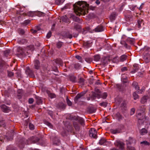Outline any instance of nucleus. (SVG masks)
<instances>
[{
  "label": "nucleus",
  "mask_w": 150,
  "mask_h": 150,
  "mask_svg": "<svg viewBox=\"0 0 150 150\" xmlns=\"http://www.w3.org/2000/svg\"><path fill=\"white\" fill-rule=\"evenodd\" d=\"M107 96V93H104L103 94L102 97L104 99H105L106 98Z\"/></svg>",
  "instance_id": "52"
},
{
  "label": "nucleus",
  "mask_w": 150,
  "mask_h": 150,
  "mask_svg": "<svg viewBox=\"0 0 150 150\" xmlns=\"http://www.w3.org/2000/svg\"><path fill=\"white\" fill-rule=\"evenodd\" d=\"M136 8V6H132L130 7V8L131 10L134 11L135 8Z\"/></svg>",
  "instance_id": "60"
},
{
  "label": "nucleus",
  "mask_w": 150,
  "mask_h": 150,
  "mask_svg": "<svg viewBox=\"0 0 150 150\" xmlns=\"http://www.w3.org/2000/svg\"><path fill=\"white\" fill-rule=\"evenodd\" d=\"M135 109L134 108H132L130 111V114L131 115H132L134 113Z\"/></svg>",
  "instance_id": "51"
},
{
  "label": "nucleus",
  "mask_w": 150,
  "mask_h": 150,
  "mask_svg": "<svg viewBox=\"0 0 150 150\" xmlns=\"http://www.w3.org/2000/svg\"><path fill=\"white\" fill-rule=\"evenodd\" d=\"M42 101L40 97L37 98V103L38 104H40L42 103Z\"/></svg>",
  "instance_id": "39"
},
{
  "label": "nucleus",
  "mask_w": 150,
  "mask_h": 150,
  "mask_svg": "<svg viewBox=\"0 0 150 150\" xmlns=\"http://www.w3.org/2000/svg\"><path fill=\"white\" fill-rule=\"evenodd\" d=\"M97 131L94 128H91L89 132V135L91 137L96 139L97 137Z\"/></svg>",
  "instance_id": "3"
},
{
  "label": "nucleus",
  "mask_w": 150,
  "mask_h": 150,
  "mask_svg": "<svg viewBox=\"0 0 150 150\" xmlns=\"http://www.w3.org/2000/svg\"><path fill=\"white\" fill-rule=\"evenodd\" d=\"M127 58V56L124 54L122 55L120 58V60L121 62H123Z\"/></svg>",
  "instance_id": "27"
},
{
  "label": "nucleus",
  "mask_w": 150,
  "mask_h": 150,
  "mask_svg": "<svg viewBox=\"0 0 150 150\" xmlns=\"http://www.w3.org/2000/svg\"><path fill=\"white\" fill-rule=\"evenodd\" d=\"M35 16H37L39 17H41L44 15V13L42 12L39 11H35Z\"/></svg>",
  "instance_id": "29"
},
{
  "label": "nucleus",
  "mask_w": 150,
  "mask_h": 150,
  "mask_svg": "<svg viewBox=\"0 0 150 150\" xmlns=\"http://www.w3.org/2000/svg\"><path fill=\"white\" fill-rule=\"evenodd\" d=\"M147 133V131L146 129L144 128L142 129L140 131V134L142 135H144L146 133Z\"/></svg>",
  "instance_id": "32"
},
{
  "label": "nucleus",
  "mask_w": 150,
  "mask_h": 150,
  "mask_svg": "<svg viewBox=\"0 0 150 150\" xmlns=\"http://www.w3.org/2000/svg\"><path fill=\"white\" fill-rule=\"evenodd\" d=\"M100 59V57L99 55H95L94 57V60L96 61H98Z\"/></svg>",
  "instance_id": "36"
},
{
  "label": "nucleus",
  "mask_w": 150,
  "mask_h": 150,
  "mask_svg": "<svg viewBox=\"0 0 150 150\" xmlns=\"http://www.w3.org/2000/svg\"><path fill=\"white\" fill-rule=\"evenodd\" d=\"M114 144L115 146L121 150H123L124 149V144L122 142L117 141L115 142Z\"/></svg>",
  "instance_id": "6"
},
{
  "label": "nucleus",
  "mask_w": 150,
  "mask_h": 150,
  "mask_svg": "<svg viewBox=\"0 0 150 150\" xmlns=\"http://www.w3.org/2000/svg\"><path fill=\"white\" fill-rule=\"evenodd\" d=\"M31 31L33 33L35 34V33H36V32L37 31V30H34L33 29H31Z\"/></svg>",
  "instance_id": "63"
},
{
  "label": "nucleus",
  "mask_w": 150,
  "mask_h": 150,
  "mask_svg": "<svg viewBox=\"0 0 150 150\" xmlns=\"http://www.w3.org/2000/svg\"><path fill=\"white\" fill-rule=\"evenodd\" d=\"M55 4H56L60 5L62 4L64 1H55Z\"/></svg>",
  "instance_id": "35"
},
{
  "label": "nucleus",
  "mask_w": 150,
  "mask_h": 150,
  "mask_svg": "<svg viewBox=\"0 0 150 150\" xmlns=\"http://www.w3.org/2000/svg\"><path fill=\"white\" fill-rule=\"evenodd\" d=\"M74 119L76 120L81 121L82 118L79 116H75Z\"/></svg>",
  "instance_id": "48"
},
{
  "label": "nucleus",
  "mask_w": 150,
  "mask_h": 150,
  "mask_svg": "<svg viewBox=\"0 0 150 150\" xmlns=\"http://www.w3.org/2000/svg\"><path fill=\"white\" fill-rule=\"evenodd\" d=\"M60 104L61 105V106L59 107L61 109L65 107L64 105L62 103H60Z\"/></svg>",
  "instance_id": "62"
},
{
  "label": "nucleus",
  "mask_w": 150,
  "mask_h": 150,
  "mask_svg": "<svg viewBox=\"0 0 150 150\" xmlns=\"http://www.w3.org/2000/svg\"><path fill=\"white\" fill-rule=\"evenodd\" d=\"M4 55L6 57H8V56L10 55V51L9 50H6L4 52Z\"/></svg>",
  "instance_id": "34"
},
{
  "label": "nucleus",
  "mask_w": 150,
  "mask_h": 150,
  "mask_svg": "<svg viewBox=\"0 0 150 150\" xmlns=\"http://www.w3.org/2000/svg\"><path fill=\"white\" fill-rule=\"evenodd\" d=\"M92 45V42L91 41H87L85 42V47L88 48L91 47Z\"/></svg>",
  "instance_id": "20"
},
{
  "label": "nucleus",
  "mask_w": 150,
  "mask_h": 150,
  "mask_svg": "<svg viewBox=\"0 0 150 150\" xmlns=\"http://www.w3.org/2000/svg\"><path fill=\"white\" fill-rule=\"evenodd\" d=\"M71 18L73 19V20L76 21L78 22L79 21V18L74 16H71Z\"/></svg>",
  "instance_id": "37"
},
{
  "label": "nucleus",
  "mask_w": 150,
  "mask_h": 150,
  "mask_svg": "<svg viewBox=\"0 0 150 150\" xmlns=\"http://www.w3.org/2000/svg\"><path fill=\"white\" fill-rule=\"evenodd\" d=\"M28 140H25L24 139H21L18 142V146L21 148H23L25 146V144H29V143L27 142Z\"/></svg>",
  "instance_id": "4"
},
{
  "label": "nucleus",
  "mask_w": 150,
  "mask_h": 150,
  "mask_svg": "<svg viewBox=\"0 0 150 150\" xmlns=\"http://www.w3.org/2000/svg\"><path fill=\"white\" fill-rule=\"evenodd\" d=\"M85 14L86 13V12L88 13V11L90 9L92 10H93L94 9L95 7L91 6H89L88 4H87L86 1H85Z\"/></svg>",
  "instance_id": "7"
},
{
  "label": "nucleus",
  "mask_w": 150,
  "mask_h": 150,
  "mask_svg": "<svg viewBox=\"0 0 150 150\" xmlns=\"http://www.w3.org/2000/svg\"><path fill=\"white\" fill-rule=\"evenodd\" d=\"M39 62L38 60H36L34 61V66L35 68L38 69L39 67Z\"/></svg>",
  "instance_id": "17"
},
{
  "label": "nucleus",
  "mask_w": 150,
  "mask_h": 150,
  "mask_svg": "<svg viewBox=\"0 0 150 150\" xmlns=\"http://www.w3.org/2000/svg\"><path fill=\"white\" fill-rule=\"evenodd\" d=\"M126 103L125 102H123V103L121 104L122 107H125L126 105Z\"/></svg>",
  "instance_id": "64"
},
{
  "label": "nucleus",
  "mask_w": 150,
  "mask_h": 150,
  "mask_svg": "<svg viewBox=\"0 0 150 150\" xmlns=\"http://www.w3.org/2000/svg\"><path fill=\"white\" fill-rule=\"evenodd\" d=\"M63 45V43L62 42L59 41L56 43V47L58 48H60L62 47Z\"/></svg>",
  "instance_id": "28"
},
{
  "label": "nucleus",
  "mask_w": 150,
  "mask_h": 150,
  "mask_svg": "<svg viewBox=\"0 0 150 150\" xmlns=\"http://www.w3.org/2000/svg\"><path fill=\"white\" fill-rule=\"evenodd\" d=\"M30 22V21L28 20L25 21L24 22V23L25 25H27Z\"/></svg>",
  "instance_id": "56"
},
{
  "label": "nucleus",
  "mask_w": 150,
  "mask_h": 150,
  "mask_svg": "<svg viewBox=\"0 0 150 150\" xmlns=\"http://www.w3.org/2000/svg\"><path fill=\"white\" fill-rule=\"evenodd\" d=\"M34 101L33 99V98H30L29 99V103L30 104H32Z\"/></svg>",
  "instance_id": "55"
},
{
  "label": "nucleus",
  "mask_w": 150,
  "mask_h": 150,
  "mask_svg": "<svg viewBox=\"0 0 150 150\" xmlns=\"http://www.w3.org/2000/svg\"><path fill=\"white\" fill-rule=\"evenodd\" d=\"M133 96L134 99L136 100L138 98V95L136 93V92H134L133 93Z\"/></svg>",
  "instance_id": "43"
},
{
  "label": "nucleus",
  "mask_w": 150,
  "mask_h": 150,
  "mask_svg": "<svg viewBox=\"0 0 150 150\" xmlns=\"http://www.w3.org/2000/svg\"><path fill=\"white\" fill-rule=\"evenodd\" d=\"M22 92V91L21 90H18V98L20 99L21 97V92Z\"/></svg>",
  "instance_id": "45"
},
{
  "label": "nucleus",
  "mask_w": 150,
  "mask_h": 150,
  "mask_svg": "<svg viewBox=\"0 0 150 150\" xmlns=\"http://www.w3.org/2000/svg\"><path fill=\"white\" fill-rule=\"evenodd\" d=\"M92 60V59L90 57L86 58L85 59V60L87 62L89 63H90L91 62Z\"/></svg>",
  "instance_id": "41"
},
{
  "label": "nucleus",
  "mask_w": 150,
  "mask_h": 150,
  "mask_svg": "<svg viewBox=\"0 0 150 150\" xmlns=\"http://www.w3.org/2000/svg\"><path fill=\"white\" fill-rule=\"evenodd\" d=\"M19 31L20 33L22 35L24 33V30L22 29H20L19 30Z\"/></svg>",
  "instance_id": "54"
},
{
  "label": "nucleus",
  "mask_w": 150,
  "mask_h": 150,
  "mask_svg": "<svg viewBox=\"0 0 150 150\" xmlns=\"http://www.w3.org/2000/svg\"><path fill=\"white\" fill-rule=\"evenodd\" d=\"M52 33L51 32H49L47 34L46 37L47 38H49L51 36Z\"/></svg>",
  "instance_id": "53"
},
{
  "label": "nucleus",
  "mask_w": 150,
  "mask_h": 150,
  "mask_svg": "<svg viewBox=\"0 0 150 150\" xmlns=\"http://www.w3.org/2000/svg\"><path fill=\"white\" fill-rule=\"evenodd\" d=\"M127 141H128L129 142V146H130L131 144H132L133 143H135L136 142V141L135 140H134V139H133V138L130 137L129 138V139L128 140H126V144H127Z\"/></svg>",
  "instance_id": "14"
},
{
  "label": "nucleus",
  "mask_w": 150,
  "mask_h": 150,
  "mask_svg": "<svg viewBox=\"0 0 150 150\" xmlns=\"http://www.w3.org/2000/svg\"><path fill=\"white\" fill-rule=\"evenodd\" d=\"M95 30L96 32H100L103 31L104 28L102 25H99L95 29Z\"/></svg>",
  "instance_id": "12"
},
{
  "label": "nucleus",
  "mask_w": 150,
  "mask_h": 150,
  "mask_svg": "<svg viewBox=\"0 0 150 150\" xmlns=\"http://www.w3.org/2000/svg\"><path fill=\"white\" fill-rule=\"evenodd\" d=\"M133 67V70L131 72V73L132 74L134 73L135 72L137 71L138 69V67L137 65H134Z\"/></svg>",
  "instance_id": "18"
},
{
  "label": "nucleus",
  "mask_w": 150,
  "mask_h": 150,
  "mask_svg": "<svg viewBox=\"0 0 150 150\" xmlns=\"http://www.w3.org/2000/svg\"><path fill=\"white\" fill-rule=\"evenodd\" d=\"M8 76L9 77H11L14 75L13 73L11 71H8Z\"/></svg>",
  "instance_id": "50"
},
{
  "label": "nucleus",
  "mask_w": 150,
  "mask_h": 150,
  "mask_svg": "<svg viewBox=\"0 0 150 150\" xmlns=\"http://www.w3.org/2000/svg\"><path fill=\"white\" fill-rule=\"evenodd\" d=\"M144 59L146 62H148L150 60V54H149L147 51L146 52V53L144 54Z\"/></svg>",
  "instance_id": "9"
},
{
  "label": "nucleus",
  "mask_w": 150,
  "mask_h": 150,
  "mask_svg": "<svg viewBox=\"0 0 150 150\" xmlns=\"http://www.w3.org/2000/svg\"><path fill=\"white\" fill-rule=\"evenodd\" d=\"M142 20L141 21L139 20L138 21V24L139 28H140L141 27V23L142 22Z\"/></svg>",
  "instance_id": "59"
},
{
  "label": "nucleus",
  "mask_w": 150,
  "mask_h": 150,
  "mask_svg": "<svg viewBox=\"0 0 150 150\" xmlns=\"http://www.w3.org/2000/svg\"><path fill=\"white\" fill-rule=\"evenodd\" d=\"M50 139L53 141L54 144H57L58 142H59V139L56 137H55L54 138L52 137H51Z\"/></svg>",
  "instance_id": "15"
},
{
  "label": "nucleus",
  "mask_w": 150,
  "mask_h": 150,
  "mask_svg": "<svg viewBox=\"0 0 150 150\" xmlns=\"http://www.w3.org/2000/svg\"><path fill=\"white\" fill-rule=\"evenodd\" d=\"M74 12L77 15L80 16L84 14V4L83 1H79L73 5Z\"/></svg>",
  "instance_id": "1"
},
{
  "label": "nucleus",
  "mask_w": 150,
  "mask_h": 150,
  "mask_svg": "<svg viewBox=\"0 0 150 150\" xmlns=\"http://www.w3.org/2000/svg\"><path fill=\"white\" fill-rule=\"evenodd\" d=\"M95 17V15L93 13H90L86 16V19L89 20Z\"/></svg>",
  "instance_id": "22"
},
{
  "label": "nucleus",
  "mask_w": 150,
  "mask_h": 150,
  "mask_svg": "<svg viewBox=\"0 0 150 150\" xmlns=\"http://www.w3.org/2000/svg\"><path fill=\"white\" fill-rule=\"evenodd\" d=\"M29 127L30 129L33 130L34 129V126L33 124L30 123L29 125Z\"/></svg>",
  "instance_id": "47"
},
{
  "label": "nucleus",
  "mask_w": 150,
  "mask_h": 150,
  "mask_svg": "<svg viewBox=\"0 0 150 150\" xmlns=\"http://www.w3.org/2000/svg\"><path fill=\"white\" fill-rule=\"evenodd\" d=\"M88 112L90 113H92L95 111V110L93 107H88L87 109Z\"/></svg>",
  "instance_id": "23"
},
{
  "label": "nucleus",
  "mask_w": 150,
  "mask_h": 150,
  "mask_svg": "<svg viewBox=\"0 0 150 150\" xmlns=\"http://www.w3.org/2000/svg\"><path fill=\"white\" fill-rule=\"evenodd\" d=\"M132 86L134 87L136 90H139L138 91L139 93H142V92L144 90V87H143L141 90H139V87L137 83L135 82H134L132 83Z\"/></svg>",
  "instance_id": "5"
},
{
  "label": "nucleus",
  "mask_w": 150,
  "mask_h": 150,
  "mask_svg": "<svg viewBox=\"0 0 150 150\" xmlns=\"http://www.w3.org/2000/svg\"><path fill=\"white\" fill-rule=\"evenodd\" d=\"M55 62L56 64H59L62 66V64L63 62L60 59H57L55 60Z\"/></svg>",
  "instance_id": "26"
},
{
  "label": "nucleus",
  "mask_w": 150,
  "mask_h": 150,
  "mask_svg": "<svg viewBox=\"0 0 150 150\" xmlns=\"http://www.w3.org/2000/svg\"><path fill=\"white\" fill-rule=\"evenodd\" d=\"M127 67H124L122 68L121 69V70L122 71H127Z\"/></svg>",
  "instance_id": "58"
},
{
  "label": "nucleus",
  "mask_w": 150,
  "mask_h": 150,
  "mask_svg": "<svg viewBox=\"0 0 150 150\" xmlns=\"http://www.w3.org/2000/svg\"><path fill=\"white\" fill-rule=\"evenodd\" d=\"M95 91L96 93H93L92 96L95 98H100V90L98 89H95Z\"/></svg>",
  "instance_id": "8"
},
{
  "label": "nucleus",
  "mask_w": 150,
  "mask_h": 150,
  "mask_svg": "<svg viewBox=\"0 0 150 150\" xmlns=\"http://www.w3.org/2000/svg\"><path fill=\"white\" fill-rule=\"evenodd\" d=\"M84 98V93L82 92L78 94L74 98V100L75 103H76L78 102L83 101Z\"/></svg>",
  "instance_id": "2"
},
{
  "label": "nucleus",
  "mask_w": 150,
  "mask_h": 150,
  "mask_svg": "<svg viewBox=\"0 0 150 150\" xmlns=\"http://www.w3.org/2000/svg\"><path fill=\"white\" fill-rule=\"evenodd\" d=\"M127 150H135V148L134 147L129 146V142L127 141Z\"/></svg>",
  "instance_id": "30"
},
{
  "label": "nucleus",
  "mask_w": 150,
  "mask_h": 150,
  "mask_svg": "<svg viewBox=\"0 0 150 150\" xmlns=\"http://www.w3.org/2000/svg\"><path fill=\"white\" fill-rule=\"evenodd\" d=\"M72 36L71 34H68L67 36V38H69L70 39H71L72 38Z\"/></svg>",
  "instance_id": "61"
},
{
  "label": "nucleus",
  "mask_w": 150,
  "mask_h": 150,
  "mask_svg": "<svg viewBox=\"0 0 150 150\" xmlns=\"http://www.w3.org/2000/svg\"><path fill=\"white\" fill-rule=\"evenodd\" d=\"M3 112H8L9 111L8 108L4 105H2L1 106Z\"/></svg>",
  "instance_id": "11"
},
{
  "label": "nucleus",
  "mask_w": 150,
  "mask_h": 150,
  "mask_svg": "<svg viewBox=\"0 0 150 150\" xmlns=\"http://www.w3.org/2000/svg\"><path fill=\"white\" fill-rule=\"evenodd\" d=\"M121 81L124 83H125L127 82V77L124 74L122 75Z\"/></svg>",
  "instance_id": "13"
},
{
  "label": "nucleus",
  "mask_w": 150,
  "mask_h": 150,
  "mask_svg": "<svg viewBox=\"0 0 150 150\" xmlns=\"http://www.w3.org/2000/svg\"><path fill=\"white\" fill-rule=\"evenodd\" d=\"M0 125L1 126L3 127H4L5 126V124L4 121L2 120L0 121Z\"/></svg>",
  "instance_id": "46"
},
{
  "label": "nucleus",
  "mask_w": 150,
  "mask_h": 150,
  "mask_svg": "<svg viewBox=\"0 0 150 150\" xmlns=\"http://www.w3.org/2000/svg\"><path fill=\"white\" fill-rule=\"evenodd\" d=\"M67 102L68 105L71 106L72 105V102L69 100L67 97L66 98Z\"/></svg>",
  "instance_id": "40"
},
{
  "label": "nucleus",
  "mask_w": 150,
  "mask_h": 150,
  "mask_svg": "<svg viewBox=\"0 0 150 150\" xmlns=\"http://www.w3.org/2000/svg\"><path fill=\"white\" fill-rule=\"evenodd\" d=\"M18 43L21 44H23L27 42L26 40L25 39H19L18 41Z\"/></svg>",
  "instance_id": "24"
},
{
  "label": "nucleus",
  "mask_w": 150,
  "mask_h": 150,
  "mask_svg": "<svg viewBox=\"0 0 150 150\" xmlns=\"http://www.w3.org/2000/svg\"><path fill=\"white\" fill-rule=\"evenodd\" d=\"M35 11H29L27 13V15L29 16L33 17L35 16Z\"/></svg>",
  "instance_id": "25"
},
{
  "label": "nucleus",
  "mask_w": 150,
  "mask_h": 150,
  "mask_svg": "<svg viewBox=\"0 0 150 150\" xmlns=\"http://www.w3.org/2000/svg\"><path fill=\"white\" fill-rule=\"evenodd\" d=\"M61 19L64 22H66L67 23H70V22L69 21V19L66 16H63L61 18Z\"/></svg>",
  "instance_id": "16"
},
{
  "label": "nucleus",
  "mask_w": 150,
  "mask_h": 150,
  "mask_svg": "<svg viewBox=\"0 0 150 150\" xmlns=\"http://www.w3.org/2000/svg\"><path fill=\"white\" fill-rule=\"evenodd\" d=\"M148 97L147 96H144L141 99V102L142 104H144L146 102Z\"/></svg>",
  "instance_id": "19"
},
{
  "label": "nucleus",
  "mask_w": 150,
  "mask_h": 150,
  "mask_svg": "<svg viewBox=\"0 0 150 150\" xmlns=\"http://www.w3.org/2000/svg\"><path fill=\"white\" fill-rule=\"evenodd\" d=\"M106 142V140L105 139L102 138L101 139L99 142L100 144L102 145L103 144Z\"/></svg>",
  "instance_id": "33"
},
{
  "label": "nucleus",
  "mask_w": 150,
  "mask_h": 150,
  "mask_svg": "<svg viewBox=\"0 0 150 150\" xmlns=\"http://www.w3.org/2000/svg\"><path fill=\"white\" fill-rule=\"evenodd\" d=\"M140 144H142V146H149L150 145L149 142L145 141L141 142Z\"/></svg>",
  "instance_id": "31"
},
{
  "label": "nucleus",
  "mask_w": 150,
  "mask_h": 150,
  "mask_svg": "<svg viewBox=\"0 0 150 150\" xmlns=\"http://www.w3.org/2000/svg\"><path fill=\"white\" fill-rule=\"evenodd\" d=\"M46 124L51 128H52V125L49 122H47Z\"/></svg>",
  "instance_id": "57"
},
{
  "label": "nucleus",
  "mask_w": 150,
  "mask_h": 150,
  "mask_svg": "<svg viewBox=\"0 0 150 150\" xmlns=\"http://www.w3.org/2000/svg\"><path fill=\"white\" fill-rule=\"evenodd\" d=\"M70 79L71 81L73 82H75L76 81V78L74 76H72L70 77Z\"/></svg>",
  "instance_id": "42"
},
{
  "label": "nucleus",
  "mask_w": 150,
  "mask_h": 150,
  "mask_svg": "<svg viewBox=\"0 0 150 150\" xmlns=\"http://www.w3.org/2000/svg\"><path fill=\"white\" fill-rule=\"evenodd\" d=\"M120 130L119 129H112L111 130V132L113 134H116L119 133L120 132Z\"/></svg>",
  "instance_id": "21"
},
{
  "label": "nucleus",
  "mask_w": 150,
  "mask_h": 150,
  "mask_svg": "<svg viewBox=\"0 0 150 150\" xmlns=\"http://www.w3.org/2000/svg\"><path fill=\"white\" fill-rule=\"evenodd\" d=\"M75 57L77 59L79 60V62H82V57L81 56L79 55H76Z\"/></svg>",
  "instance_id": "49"
},
{
  "label": "nucleus",
  "mask_w": 150,
  "mask_h": 150,
  "mask_svg": "<svg viewBox=\"0 0 150 150\" xmlns=\"http://www.w3.org/2000/svg\"><path fill=\"white\" fill-rule=\"evenodd\" d=\"M25 72L27 74L31 76H33V74L32 71L30 69L29 67H27L26 68Z\"/></svg>",
  "instance_id": "10"
},
{
  "label": "nucleus",
  "mask_w": 150,
  "mask_h": 150,
  "mask_svg": "<svg viewBox=\"0 0 150 150\" xmlns=\"http://www.w3.org/2000/svg\"><path fill=\"white\" fill-rule=\"evenodd\" d=\"M116 16L115 13H113L110 16V18L112 20H114L115 19V17Z\"/></svg>",
  "instance_id": "38"
},
{
  "label": "nucleus",
  "mask_w": 150,
  "mask_h": 150,
  "mask_svg": "<svg viewBox=\"0 0 150 150\" xmlns=\"http://www.w3.org/2000/svg\"><path fill=\"white\" fill-rule=\"evenodd\" d=\"M49 96L51 98H52L55 97V95L53 93H49L48 94Z\"/></svg>",
  "instance_id": "44"
}]
</instances>
